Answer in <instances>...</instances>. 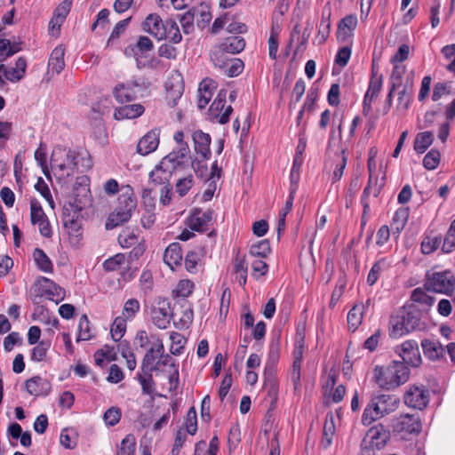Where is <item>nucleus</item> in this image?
Here are the masks:
<instances>
[{
	"label": "nucleus",
	"mask_w": 455,
	"mask_h": 455,
	"mask_svg": "<svg viewBox=\"0 0 455 455\" xmlns=\"http://www.w3.org/2000/svg\"><path fill=\"white\" fill-rule=\"evenodd\" d=\"M51 165L55 175L60 179L73 176L76 172H84L92 166L87 153H81L62 146L53 148L51 156Z\"/></svg>",
	"instance_id": "1"
},
{
	"label": "nucleus",
	"mask_w": 455,
	"mask_h": 455,
	"mask_svg": "<svg viewBox=\"0 0 455 455\" xmlns=\"http://www.w3.org/2000/svg\"><path fill=\"white\" fill-rule=\"evenodd\" d=\"M410 378V369L400 361H393L387 366H375L373 379L384 390H393L404 384Z\"/></svg>",
	"instance_id": "2"
},
{
	"label": "nucleus",
	"mask_w": 455,
	"mask_h": 455,
	"mask_svg": "<svg viewBox=\"0 0 455 455\" xmlns=\"http://www.w3.org/2000/svg\"><path fill=\"white\" fill-rule=\"evenodd\" d=\"M137 208V199L131 186L121 188L117 198V205L106 221V229H113L119 225L127 222Z\"/></svg>",
	"instance_id": "3"
},
{
	"label": "nucleus",
	"mask_w": 455,
	"mask_h": 455,
	"mask_svg": "<svg viewBox=\"0 0 455 455\" xmlns=\"http://www.w3.org/2000/svg\"><path fill=\"white\" fill-rule=\"evenodd\" d=\"M399 398L391 395H378L371 397L366 405L363 416L362 423L364 426H370L374 421L390 414L398 408Z\"/></svg>",
	"instance_id": "4"
},
{
	"label": "nucleus",
	"mask_w": 455,
	"mask_h": 455,
	"mask_svg": "<svg viewBox=\"0 0 455 455\" xmlns=\"http://www.w3.org/2000/svg\"><path fill=\"white\" fill-rule=\"evenodd\" d=\"M421 321L418 310L403 308L391 315L388 323L389 336L398 339L416 330H420Z\"/></svg>",
	"instance_id": "5"
},
{
	"label": "nucleus",
	"mask_w": 455,
	"mask_h": 455,
	"mask_svg": "<svg viewBox=\"0 0 455 455\" xmlns=\"http://www.w3.org/2000/svg\"><path fill=\"white\" fill-rule=\"evenodd\" d=\"M392 430L403 439H407L410 435H419L422 429L420 418L418 414L403 413L392 419Z\"/></svg>",
	"instance_id": "6"
},
{
	"label": "nucleus",
	"mask_w": 455,
	"mask_h": 455,
	"mask_svg": "<svg viewBox=\"0 0 455 455\" xmlns=\"http://www.w3.org/2000/svg\"><path fill=\"white\" fill-rule=\"evenodd\" d=\"M82 207L76 203L68 202L64 204L62 211V223L67 229L71 239L78 242L81 233V215Z\"/></svg>",
	"instance_id": "7"
},
{
	"label": "nucleus",
	"mask_w": 455,
	"mask_h": 455,
	"mask_svg": "<svg viewBox=\"0 0 455 455\" xmlns=\"http://www.w3.org/2000/svg\"><path fill=\"white\" fill-rule=\"evenodd\" d=\"M454 283L455 279L451 272H434L427 274L424 286L426 290L430 291L449 293L453 290Z\"/></svg>",
	"instance_id": "8"
},
{
	"label": "nucleus",
	"mask_w": 455,
	"mask_h": 455,
	"mask_svg": "<svg viewBox=\"0 0 455 455\" xmlns=\"http://www.w3.org/2000/svg\"><path fill=\"white\" fill-rule=\"evenodd\" d=\"M154 50L153 41L147 36H139L135 43L129 44L124 49V54L127 58H132L138 68H140L141 60L148 58Z\"/></svg>",
	"instance_id": "9"
},
{
	"label": "nucleus",
	"mask_w": 455,
	"mask_h": 455,
	"mask_svg": "<svg viewBox=\"0 0 455 455\" xmlns=\"http://www.w3.org/2000/svg\"><path fill=\"white\" fill-rule=\"evenodd\" d=\"M403 401L408 407L423 410L429 403V391L423 385L411 386L404 393Z\"/></svg>",
	"instance_id": "10"
},
{
	"label": "nucleus",
	"mask_w": 455,
	"mask_h": 455,
	"mask_svg": "<svg viewBox=\"0 0 455 455\" xmlns=\"http://www.w3.org/2000/svg\"><path fill=\"white\" fill-rule=\"evenodd\" d=\"M228 91L221 89L219 91L217 97L210 107V115L212 118L217 119L221 124H225L229 121L233 108L230 105L226 107Z\"/></svg>",
	"instance_id": "11"
},
{
	"label": "nucleus",
	"mask_w": 455,
	"mask_h": 455,
	"mask_svg": "<svg viewBox=\"0 0 455 455\" xmlns=\"http://www.w3.org/2000/svg\"><path fill=\"white\" fill-rule=\"evenodd\" d=\"M151 347L145 354L141 363V371H156L155 361L157 357H164V347L161 339L151 335Z\"/></svg>",
	"instance_id": "12"
},
{
	"label": "nucleus",
	"mask_w": 455,
	"mask_h": 455,
	"mask_svg": "<svg viewBox=\"0 0 455 455\" xmlns=\"http://www.w3.org/2000/svg\"><path fill=\"white\" fill-rule=\"evenodd\" d=\"M398 355L402 357L405 365L409 364L412 367H418L421 363V356L419 345L415 340L409 339L404 341L396 348Z\"/></svg>",
	"instance_id": "13"
},
{
	"label": "nucleus",
	"mask_w": 455,
	"mask_h": 455,
	"mask_svg": "<svg viewBox=\"0 0 455 455\" xmlns=\"http://www.w3.org/2000/svg\"><path fill=\"white\" fill-rule=\"evenodd\" d=\"M245 47L243 37L239 36H232L227 37L219 46L218 50L212 54V60L218 65V56L223 52L236 54L242 52Z\"/></svg>",
	"instance_id": "14"
},
{
	"label": "nucleus",
	"mask_w": 455,
	"mask_h": 455,
	"mask_svg": "<svg viewBox=\"0 0 455 455\" xmlns=\"http://www.w3.org/2000/svg\"><path fill=\"white\" fill-rule=\"evenodd\" d=\"M390 431L383 424L379 423L371 427L366 433L363 440H366L369 445L380 450L385 447L390 439Z\"/></svg>",
	"instance_id": "15"
},
{
	"label": "nucleus",
	"mask_w": 455,
	"mask_h": 455,
	"mask_svg": "<svg viewBox=\"0 0 455 455\" xmlns=\"http://www.w3.org/2000/svg\"><path fill=\"white\" fill-rule=\"evenodd\" d=\"M188 152V144H182L178 150H173L162 159L161 167L167 168L172 172H177L183 167Z\"/></svg>",
	"instance_id": "16"
},
{
	"label": "nucleus",
	"mask_w": 455,
	"mask_h": 455,
	"mask_svg": "<svg viewBox=\"0 0 455 455\" xmlns=\"http://www.w3.org/2000/svg\"><path fill=\"white\" fill-rule=\"evenodd\" d=\"M140 84L136 81H127L116 84L113 90L116 100L121 103L130 102L137 98V93L140 91Z\"/></svg>",
	"instance_id": "17"
},
{
	"label": "nucleus",
	"mask_w": 455,
	"mask_h": 455,
	"mask_svg": "<svg viewBox=\"0 0 455 455\" xmlns=\"http://www.w3.org/2000/svg\"><path fill=\"white\" fill-rule=\"evenodd\" d=\"M213 219V211L206 210L202 212L199 209H195L193 213L188 219V228L196 232H204L208 229L210 224H212Z\"/></svg>",
	"instance_id": "18"
},
{
	"label": "nucleus",
	"mask_w": 455,
	"mask_h": 455,
	"mask_svg": "<svg viewBox=\"0 0 455 455\" xmlns=\"http://www.w3.org/2000/svg\"><path fill=\"white\" fill-rule=\"evenodd\" d=\"M165 21H163L158 14L151 13L147 16L141 24V28L144 32L150 34L156 39L161 41L166 39L164 30Z\"/></svg>",
	"instance_id": "19"
},
{
	"label": "nucleus",
	"mask_w": 455,
	"mask_h": 455,
	"mask_svg": "<svg viewBox=\"0 0 455 455\" xmlns=\"http://www.w3.org/2000/svg\"><path fill=\"white\" fill-rule=\"evenodd\" d=\"M166 100L172 108L178 104V100L181 98L184 92V84L181 76L177 74L172 76L165 84Z\"/></svg>",
	"instance_id": "20"
},
{
	"label": "nucleus",
	"mask_w": 455,
	"mask_h": 455,
	"mask_svg": "<svg viewBox=\"0 0 455 455\" xmlns=\"http://www.w3.org/2000/svg\"><path fill=\"white\" fill-rule=\"evenodd\" d=\"M39 286V290L42 294L47 296L51 300L59 303L65 298V291L60 286L56 284L53 281L46 277H41L36 283Z\"/></svg>",
	"instance_id": "21"
},
{
	"label": "nucleus",
	"mask_w": 455,
	"mask_h": 455,
	"mask_svg": "<svg viewBox=\"0 0 455 455\" xmlns=\"http://www.w3.org/2000/svg\"><path fill=\"white\" fill-rule=\"evenodd\" d=\"M160 130L153 129L147 132L138 142L137 152L147 156L154 152L159 145Z\"/></svg>",
	"instance_id": "22"
},
{
	"label": "nucleus",
	"mask_w": 455,
	"mask_h": 455,
	"mask_svg": "<svg viewBox=\"0 0 455 455\" xmlns=\"http://www.w3.org/2000/svg\"><path fill=\"white\" fill-rule=\"evenodd\" d=\"M151 316L154 324L159 329H165L171 321L169 303L166 300L159 301L157 307L151 310Z\"/></svg>",
	"instance_id": "23"
},
{
	"label": "nucleus",
	"mask_w": 455,
	"mask_h": 455,
	"mask_svg": "<svg viewBox=\"0 0 455 455\" xmlns=\"http://www.w3.org/2000/svg\"><path fill=\"white\" fill-rule=\"evenodd\" d=\"M357 26V18L355 15H347L340 20L338 25L337 38L339 42H347L354 34Z\"/></svg>",
	"instance_id": "24"
},
{
	"label": "nucleus",
	"mask_w": 455,
	"mask_h": 455,
	"mask_svg": "<svg viewBox=\"0 0 455 455\" xmlns=\"http://www.w3.org/2000/svg\"><path fill=\"white\" fill-rule=\"evenodd\" d=\"M25 387L28 393L35 396L47 395L52 388L51 383L40 376H35L28 379Z\"/></svg>",
	"instance_id": "25"
},
{
	"label": "nucleus",
	"mask_w": 455,
	"mask_h": 455,
	"mask_svg": "<svg viewBox=\"0 0 455 455\" xmlns=\"http://www.w3.org/2000/svg\"><path fill=\"white\" fill-rule=\"evenodd\" d=\"M193 140L195 143V150L201 155L203 160L209 159L211 156L210 144L211 137L208 133L202 131H196L193 133Z\"/></svg>",
	"instance_id": "26"
},
{
	"label": "nucleus",
	"mask_w": 455,
	"mask_h": 455,
	"mask_svg": "<svg viewBox=\"0 0 455 455\" xmlns=\"http://www.w3.org/2000/svg\"><path fill=\"white\" fill-rule=\"evenodd\" d=\"M24 42L19 40L11 41L10 39H0V63L4 62L8 58L20 52L23 48Z\"/></svg>",
	"instance_id": "27"
},
{
	"label": "nucleus",
	"mask_w": 455,
	"mask_h": 455,
	"mask_svg": "<svg viewBox=\"0 0 455 455\" xmlns=\"http://www.w3.org/2000/svg\"><path fill=\"white\" fill-rule=\"evenodd\" d=\"M421 347L424 355L433 361L438 360L445 353V348L438 340L425 339L421 341Z\"/></svg>",
	"instance_id": "28"
},
{
	"label": "nucleus",
	"mask_w": 455,
	"mask_h": 455,
	"mask_svg": "<svg viewBox=\"0 0 455 455\" xmlns=\"http://www.w3.org/2000/svg\"><path fill=\"white\" fill-rule=\"evenodd\" d=\"M65 49L59 45L53 49L48 61V70L52 74H60L65 68Z\"/></svg>",
	"instance_id": "29"
},
{
	"label": "nucleus",
	"mask_w": 455,
	"mask_h": 455,
	"mask_svg": "<svg viewBox=\"0 0 455 455\" xmlns=\"http://www.w3.org/2000/svg\"><path fill=\"white\" fill-rule=\"evenodd\" d=\"M144 107L140 104L124 105L115 109L114 117L116 120L132 119L140 116Z\"/></svg>",
	"instance_id": "30"
},
{
	"label": "nucleus",
	"mask_w": 455,
	"mask_h": 455,
	"mask_svg": "<svg viewBox=\"0 0 455 455\" xmlns=\"http://www.w3.org/2000/svg\"><path fill=\"white\" fill-rule=\"evenodd\" d=\"M182 260V250L179 243H171L164 253V261L173 269L180 265Z\"/></svg>",
	"instance_id": "31"
},
{
	"label": "nucleus",
	"mask_w": 455,
	"mask_h": 455,
	"mask_svg": "<svg viewBox=\"0 0 455 455\" xmlns=\"http://www.w3.org/2000/svg\"><path fill=\"white\" fill-rule=\"evenodd\" d=\"M391 267L390 262L387 259V258H381L379 260H377L371 269L370 270L368 276H367V283L370 286H372L376 283L379 275L387 270Z\"/></svg>",
	"instance_id": "32"
},
{
	"label": "nucleus",
	"mask_w": 455,
	"mask_h": 455,
	"mask_svg": "<svg viewBox=\"0 0 455 455\" xmlns=\"http://www.w3.org/2000/svg\"><path fill=\"white\" fill-rule=\"evenodd\" d=\"M335 435V424L332 414H328L323 428V436L321 445L323 449H327L332 443Z\"/></svg>",
	"instance_id": "33"
},
{
	"label": "nucleus",
	"mask_w": 455,
	"mask_h": 455,
	"mask_svg": "<svg viewBox=\"0 0 455 455\" xmlns=\"http://www.w3.org/2000/svg\"><path fill=\"white\" fill-rule=\"evenodd\" d=\"M434 134L432 132H422L417 134L414 140V150L419 153H424L433 143Z\"/></svg>",
	"instance_id": "34"
},
{
	"label": "nucleus",
	"mask_w": 455,
	"mask_h": 455,
	"mask_svg": "<svg viewBox=\"0 0 455 455\" xmlns=\"http://www.w3.org/2000/svg\"><path fill=\"white\" fill-rule=\"evenodd\" d=\"M172 174L169 169L161 167V163L150 172V179L152 182L158 185L168 186L169 180Z\"/></svg>",
	"instance_id": "35"
},
{
	"label": "nucleus",
	"mask_w": 455,
	"mask_h": 455,
	"mask_svg": "<svg viewBox=\"0 0 455 455\" xmlns=\"http://www.w3.org/2000/svg\"><path fill=\"white\" fill-rule=\"evenodd\" d=\"M35 262L38 268L46 273H52L53 270L52 263L45 252L39 248H36L33 252Z\"/></svg>",
	"instance_id": "36"
},
{
	"label": "nucleus",
	"mask_w": 455,
	"mask_h": 455,
	"mask_svg": "<svg viewBox=\"0 0 455 455\" xmlns=\"http://www.w3.org/2000/svg\"><path fill=\"white\" fill-rule=\"evenodd\" d=\"M164 30L166 39H169L172 44H179L182 40L178 24L172 19L165 20Z\"/></svg>",
	"instance_id": "37"
},
{
	"label": "nucleus",
	"mask_w": 455,
	"mask_h": 455,
	"mask_svg": "<svg viewBox=\"0 0 455 455\" xmlns=\"http://www.w3.org/2000/svg\"><path fill=\"white\" fill-rule=\"evenodd\" d=\"M126 320L127 319L123 316H117L114 320L111 325L110 334L115 341H119L124 335L126 331Z\"/></svg>",
	"instance_id": "38"
},
{
	"label": "nucleus",
	"mask_w": 455,
	"mask_h": 455,
	"mask_svg": "<svg viewBox=\"0 0 455 455\" xmlns=\"http://www.w3.org/2000/svg\"><path fill=\"white\" fill-rule=\"evenodd\" d=\"M383 84V76L379 75V77H371L369 86L364 97L369 98V100H374L381 91Z\"/></svg>",
	"instance_id": "39"
},
{
	"label": "nucleus",
	"mask_w": 455,
	"mask_h": 455,
	"mask_svg": "<svg viewBox=\"0 0 455 455\" xmlns=\"http://www.w3.org/2000/svg\"><path fill=\"white\" fill-rule=\"evenodd\" d=\"M248 267L244 258L236 256L235 259V272L241 286H244L247 280Z\"/></svg>",
	"instance_id": "40"
},
{
	"label": "nucleus",
	"mask_w": 455,
	"mask_h": 455,
	"mask_svg": "<svg viewBox=\"0 0 455 455\" xmlns=\"http://www.w3.org/2000/svg\"><path fill=\"white\" fill-rule=\"evenodd\" d=\"M363 306H354L347 314V323L349 328L354 331L362 323Z\"/></svg>",
	"instance_id": "41"
},
{
	"label": "nucleus",
	"mask_w": 455,
	"mask_h": 455,
	"mask_svg": "<svg viewBox=\"0 0 455 455\" xmlns=\"http://www.w3.org/2000/svg\"><path fill=\"white\" fill-rule=\"evenodd\" d=\"M136 439L133 435H127L122 440L117 455H135Z\"/></svg>",
	"instance_id": "42"
},
{
	"label": "nucleus",
	"mask_w": 455,
	"mask_h": 455,
	"mask_svg": "<svg viewBox=\"0 0 455 455\" xmlns=\"http://www.w3.org/2000/svg\"><path fill=\"white\" fill-rule=\"evenodd\" d=\"M194 185V178L192 174H188L184 178L178 179L175 184V191L180 197L185 196Z\"/></svg>",
	"instance_id": "43"
},
{
	"label": "nucleus",
	"mask_w": 455,
	"mask_h": 455,
	"mask_svg": "<svg viewBox=\"0 0 455 455\" xmlns=\"http://www.w3.org/2000/svg\"><path fill=\"white\" fill-rule=\"evenodd\" d=\"M270 251L269 242L265 239L252 244L249 252L254 257L266 258L270 253Z\"/></svg>",
	"instance_id": "44"
},
{
	"label": "nucleus",
	"mask_w": 455,
	"mask_h": 455,
	"mask_svg": "<svg viewBox=\"0 0 455 455\" xmlns=\"http://www.w3.org/2000/svg\"><path fill=\"white\" fill-rule=\"evenodd\" d=\"M78 331L77 341L89 340L92 337L91 333L90 321L86 315H83L79 319Z\"/></svg>",
	"instance_id": "45"
},
{
	"label": "nucleus",
	"mask_w": 455,
	"mask_h": 455,
	"mask_svg": "<svg viewBox=\"0 0 455 455\" xmlns=\"http://www.w3.org/2000/svg\"><path fill=\"white\" fill-rule=\"evenodd\" d=\"M50 347L51 342L49 340L40 341L32 350L31 360L34 362H41L44 360Z\"/></svg>",
	"instance_id": "46"
},
{
	"label": "nucleus",
	"mask_w": 455,
	"mask_h": 455,
	"mask_svg": "<svg viewBox=\"0 0 455 455\" xmlns=\"http://www.w3.org/2000/svg\"><path fill=\"white\" fill-rule=\"evenodd\" d=\"M73 0H63L54 10L55 21H64L72 7Z\"/></svg>",
	"instance_id": "47"
},
{
	"label": "nucleus",
	"mask_w": 455,
	"mask_h": 455,
	"mask_svg": "<svg viewBox=\"0 0 455 455\" xmlns=\"http://www.w3.org/2000/svg\"><path fill=\"white\" fill-rule=\"evenodd\" d=\"M441 154L436 149H431L423 159V165L427 170H435L440 164Z\"/></svg>",
	"instance_id": "48"
},
{
	"label": "nucleus",
	"mask_w": 455,
	"mask_h": 455,
	"mask_svg": "<svg viewBox=\"0 0 455 455\" xmlns=\"http://www.w3.org/2000/svg\"><path fill=\"white\" fill-rule=\"evenodd\" d=\"M408 217H409L408 209L400 208L395 212L394 217H393L392 225L395 226V229H396L397 233H400V231L402 229H403V228L406 225V222L408 220Z\"/></svg>",
	"instance_id": "49"
},
{
	"label": "nucleus",
	"mask_w": 455,
	"mask_h": 455,
	"mask_svg": "<svg viewBox=\"0 0 455 455\" xmlns=\"http://www.w3.org/2000/svg\"><path fill=\"white\" fill-rule=\"evenodd\" d=\"M153 371H148V372H143V375L139 374L138 379L144 394L150 395L154 391L155 382L152 376Z\"/></svg>",
	"instance_id": "50"
},
{
	"label": "nucleus",
	"mask_w": 455,
	"mask_h": 455,
	"mask_svg": "<svg viewBox=\"0 0 455 455\" xmlns=\"http://www.w3.org/2000/svg\"><path fill=\"white\" fill-rule=\"evenodd\" d=\"M441 236L430 237L427 236L421 242V251L424 254H430L435 251L441 244Z\"/></svg>",
	"instance_id": "51"
},
{
	"label": "nucleus",
	"mask_w": 455,
	"mask_h": 455,
	"mask_svg": "<svg viewBox=\"0 0 455 455\" xmlns=\"http://www.w3.org/2000/svg\"><path fill=\"white\" fill-rule=\"evenodd\" d=\"M125 255L123 253H117L113 257L106 259L103 262V267L106 271H116L117 270L122 264L125 261Z\"/></svg>",
	"instance_id": "52"
},
{
	"label": "nucleus",
	"mask_w": 455,
	"mask_h": 455,
	"mask_svg": "<svg viewBox=\"0 0 455 455\" xmlns=\"http://www.w3.org/2000/svg\"><path fill=\"white\" fill-rule=\"evenodd\" d=\"M30 218L34 225H36L37 221L47 218L40 203L35 198L30 201Z\"/></svg>",
	"instance_id": "53"
},
{
	"label": "nucleus",
	"mask_w": 455,
	"mask_h": 455,
	"mask_svg": "<svg viewBox=\"0 0 455 455\" xmlns=\"http://www.w3.org/2000/svg\"><path fill=\"white\" fill-rule=\"evenodd\" d=\"M140 302L136 299H128L124 306L123 317L125 319H132L140 311Z\"/></svg>",
	"instance_id": "54"
},
{
	"label": "nucleus",
	"mask_w": 455,
	"mask_h": 455,
	"mask_svg": "<svg viewBox=\"0 0 455 455\" xmlns=\"http://www.w3.org/2000/svg\"><path fill=\"white\" fill-rule=\"evenodd\" d=\"M186 432L189 435H195L197 431V419H196V411L194 407H191L188 412L186 417Z\"/></svg>",
	"instance_id": "55"
},
{
	"label": "nucleus",
	"mask_w": 455,
	"mask_h": 455,
	"mask_svg": "<svg viewBox=\"0 0 455 455\" xmlns=\"http://www.w3.org/2000/svg\"><path fill=\"white\" fill-rule=\"evenodd\" d=\"M121 415V410L118 407L113 406L105 411L103 419L107 425L113 427L120 421Z\"/></svg>",
	"instance_id": "56"
},
{
	"label": "nucleus",
	"mask_w": 455,
	"mask_h": 455,
	"mask_svg": "<svg viewBox=\"0 0 455 455\" xmlns=\"http://www.w3.org/2000/svg\"><path fill=\"white\" fill-rule=\"evenodd\" d=\"M329 13L327 16L323 14L320 23V28L318 30L319 44H323L326 41L330 34L331 21Z\"/></svg>",
	"instance_id": "57"
},
{
	"label": "nucleus",
	"mask_w": 455,
	"mask_h": 455,
	"mask_svg": "<svg viewBox=\"0 0 455 455\" xmlns=\"http://www.w3.org/2000/svg\"><path fill=\"white\" fill-rule=\"evenodd\" d=\"M35 188L38 191L41 196L48 202L52 208H54V202L52 196L51 195L48 185L44 182V180L40 177L37 180V182L35 185Z\"/></svg>",
	"instance_id": "58"
},
{
	"label": "nucleus",
	"mask_w": 455,
	"mask_h": 455,
	"mask_svg": "<svg viewBox=\"0 0 455 455\" xmlns=\"http://www.w3.org/2000/svg\"><path fill=\"white\" fill-rule=\"evenodd\" d=\"M170 339L172 342V345L171 347L172 354L180 355L185 343L184 337L180 333L173 331L171 333Z\"/></svg>",
	"instance_id": "59"
},
{
	"label": "nucleus",
	"mask_w": 455,
	"mask_h": 455,
	"mask_svg": "<svg viewBox=\"0 0 455 455\" xmlns=\"http://www.w3.org/2000/svg\"><path fill=\"white\" fill-rule=\"evenodd\" d=\"M455 249V229L451 226L443 239L442 251L445 253L451 252Z\"/></svg>",
	"instance_id": "60"
},
{
	"label": "nucleus",
	"mask_w": 455,
	"mask_h": 455,
	"mask_svg": "<svg viewBox=\"0 0 455 455\" xmlns=\"http://www.w3.org/2000/svg\"><path fill=\"white\" fill-rule=\"evenodd\" d=\"M303 164V159H299V157H294L292 167L291 170V188H296L299 179V170Z\"/></svg>",
	"instance_id": "61"
},
{
	"label": "nucleus",
	"mask_w": 455,
	"mask_h": 455,
	"mask_svg": "<svg viewBox=\"0 0 455 455\" xmlns=\"http://www.w3.org/2000/svg\"><path fill=\"white\" fill-rule=\"evenodd\" d=\"M194 289L193 282L189 280H180L175 290L177 296L186 298L190 295Z\"/></svg>",
	"instance_id": "62"
},
{
	"label": "nucleus",
	"mask_w": 455,
	"mask_h": 455,
	"mask_svg": "<svg viewBox=\"0 0 455 455\" xmlns=\"http://www.w3.org/2000/svg\"><path fill=\"white\" fill-rule=\"evenodd\" d=\"M351 56V48L349 46H344L339 49L336 56L335 62L339 67L344 68L348 63Z\"/></svg>",
	"instance_id": "63"
},
{
	"label": "nucleus",
	"mask_w": 455,
	"mask_h": 455,
	"mask_svg": "<svg viewBox=\"0 0 455 455\" xmlns=\"http://www.w3.org/2000/svg\"><path fill=\"white\" fill-rule=\"evenodd\" d=\"M442 52L444 57L451 60V63L448 65L447 69L451 72L455 73V44L446 45L442 49Z\"/></svg>",
	"instance_id": "64"
}]
</instances>
